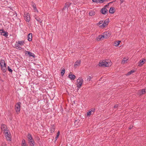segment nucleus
<instances>
[{
    "label": "nucleus",
    "mask_w": 146,
    "mask_h": 146,
    "mask_svg": "<svg viewBox=\"0 0 146 146\" xmlns=\"http://www.w3.org/2000/svg\"><path fill=\"white\" fill-rule=\"evenodd\" d=\"M91 79H92V78L91 77L89 76V77L87 79V80L90 81L91 80Z\"/></svg>",
    "instance_id": "obj_43"
},
{
    "label": "nucleus",
    "mask_w": 146,
    "mask_h": 146,
    "mask_svg": "<svg viewBox=\"0 0 146 146\" xmlns=\"http://www.w3.org/2000/svg\"><path fill=\"white\" fill-rule=\"evenodd\" d=\"M102 34L104 36V38L107 39L111 36V33L110 32L106 31L104 32Z\"/></svg>",
    "instance_id": "obj_4"
},
{
    "label": "nucleus",
    "mask_w": 146,
    "mask_h": 146,
    "mask_svg": "<svg viewBox=\"0 0 146 146\" xmlns=\"http://www.w3.org/2000/svg\"><path fill=\"white\" fill-rule=\"evenodd\" d=\"M99 3H103L104 1H106L104 0H99Z\"/></svg>",
    "instance_id": "obj_39"
},
{
    "label": "nucleus",
    "mask_w": 146,
    "mask_h": 146,
    "mask_svg": "<svg viewBox=\"0 0 146 146\" xmlns=\"http://www.w3.org/2000/svg\"><path fill=\"white\" fill-rule=\"evenodd\" d=\"M22 144H24V143H26L25 140L24 139H23L22 140Z\"/></svg>",
    "instance_id": "obj_40"
},
{
    "label": "nucleus",
    "mask_w": 146,
    "mask_h": 146,
    "mask_svg": "<svg viewBox=\"0 0 146 146\" xmlns=\"http://www.w3.org/2000/svg\"><path fill=\"white\" fill-rule=\"evenodd\" d=\"M51 133H53L55 131V127L54 125H52V127L50 128Z\"/></svg>",
    "instance_id": "obj_24"
},
{
    "label": "nucleus",
    "mask_w": 146,
    "mask_h": 146,
    "mask_svg": "<svg viewBox=\"0 0 146 146\" xmlns=\"http://www.w3.org/2000/svg\"><path fill=\"white\" fill-rule=\"evenodd\" d=\"M34 143H33V144H30V146H34Z\"/></svg>",
    "instance_id": "obj_48"
},
{
    "label": "nucleus",
    "mask_w": 146,
    "mask_h": 146,
    "mask_svg": "<svg viewBox=\"0 0 146 146\" xmlns=\"http://www.w3.org/2000/svg\"><path fill=\"white\" fill-rule=\"evenodd\" d=\"M22 146H27V145L26 144V143L24 144H22Z\"/></svg>",
    "instance_id": "obj_46"
},
{
    "label": "nucleus",
    "mask_w": 146,
    "mask_h": 146,
    "mask_svg": "<svg viewBox=\"0 0 146 146\" xmlns=\"http://www.w3.org/2000/svg\"><path fill=\"white\" fill-rule=\"evenodd\" d=\"M113 2H111L110 3H108V5H106L105 7H105V8H106V7H107L109 5V4H110V3H112Z\"/></svg>",
    "instance_id": "obj_45"
},
{
    "label": "nucleus",
    "mask_w": 146,
    "mask_h": 146,
    "mask_svg": "<svg viewBox=\"0 0 146 146\" xmlns=\"http://www.w3.org/2000/svg\"><path fill=\"white\" fill-rule=\"evenodd\" d=\"M21 103L20 102H18L15 106V110L17 112H19L20 110V105Z\"/></svg>",
    "instance_id": "obj_5"
},
{
    "label": "nucleus",
    "mask_w": 146,
    "mask_h": 146,
    "mask_svg": "<svg viewBox=\"0 0 146 146\" xmlns=\"http://www.w3.org/2000/svg\"><path fill=\"white\" fill-rule=\"evenodd\" d=\"M95 14V12L93 11H91L89 13L90 15L91 16L94 15Z\"/></svg>",
    "instance_id": "obj_30"
},
{
    "label": "nucleus",
    "mask_w": 146,
    "mask_h": 146,
    "mask_svg": "<svg viewBox=\"0 0 146 146\" xmlns=\"http://www.w3.org/2000/svg\"><path fill=\"white\" fill-rule=\"evenodd\" d=\"M118 104L115 105L114 106V108H117L118 107Z\"/></svg>",
    "instance_id": "obj_44"
},
{
    "label": "nucleus",
    "mask_w": 146,
    "mask_h": 146,
    "mask_svg": "<svg viewBox=\"0 0 146 146\" xmlns=\"http://www.w3.org/2000/svg\"><path fill=\"white\" fill-rule=\"evenodd\" d=\"M1 67V70H2L3 72H4L6 71L7 69V68L6 66V65H4V66H2V67Z\"/></svg>",
    "instance_id": "obj_20"
},
{
    "label": "nucleus",
    "mask_w": 146,
    "mask_h": 146,
    "mask_svg": "<svg viewBox=\"0 0 146 146\" xmlns=\"http://www.w3.org/2000/svg\"><path fill=\"white\" fill-rule=\"evenodd\" d=\"M0 64L1 67H2L4 65H6V64L5 63V60H0Z\"/></svg>",
    "instance_id": "obj_14"
},
{
    "label": "nucleus",
    "mask_w": 146,
    "mask_h": 146,
    "mask_svg": "<svg viewBox=\"0 0 146 146\" xmlns=\"http://www.w3.org/2000/svg\"><path fill=\"white\" fill-rule=\"evenodd\" d=\"M27 137L28 140L32 139L33 138L31 135L30 133H28L27 135Z\"/></svg>",
    "instance_id": "obj_29"
},
{
    "label": "nucleus",
    "mask_w": 146,
    "mask_h": 146,
    "mask_svg": "<svg viewBox=\"0 0 146 146\" xmlns=\"http://www.w3.org/2000/svg\"><path fill=\"white\" fill-rule=\"evenodd\" d=\"M104 36L103 34L102 35H99L98 37L96 38V39L97 41H99L102 40L103 38H104Z\"/></svg>",
    "instance_id": "obj_11"
},
{
    "label": "nucleus",
    "mask_w": 146,
    "mask_h": 146,
    "mask_svg": "<svg viewBox=\"0 0 146 146\" xmlns=\"http://www.w3.org/2000/svg\"><path fill=\"white\" fill-rule=\"evenodd\" d=\"M99 0H92L93 2H95L96 3H99Z\"/></svg>",
    "instance_id": "obj_37"
},
{
    "label": "nucleus",
    "mask_w": 146,
    "mask_h": 146,
    "mask_svg": "<svg viewBox=\"0 0 146 146\" xmlns=\"http://www.w3.org/2000/svg\"><path fill=\"white\" fill-rule=\"evenodd\" d=\"M106 25L104 24V23H103V24H102L100 26V27H105Z\"/></svg>",
    "instance_id": "obj_38"
},
{
    "label": "nucleus",
    "mask_w": 146,
    "mask_h": 146,
    "mask_svg": "<svg viewBox=\"0 0 146 146\" xmlns=\"http://www.w3.org/2000/svg\"><path fill=\"white\" fill-rule=\"evenodd\" d=\"M128 59H126V58H124L123 60L122 61L121 63L122 64H124L125 62H126V61Z\"/></svg>",
    "instance_id": "obj_31"
},
{
    "label": "nucleus",
    "mask_w": 146,
    "mask_h": 146,
    "mask_svg": "<svg viewBox=\"0 0 146 146\" xmlns=\"http://www.w3.org/2000/svg\"><path fill=\"white\" fill-rule=\"evenodd\" d=\"M71 80H74L76 78V76L75 75L72 74V72H70L68 76Z\"/></svg>",
    "instance_id": "obj_7"
},
{
    "label": "nucleus",
    "mask_w": 146,
    "mask_h": 146,
    "mask_svg": "<svg viewBox=\"0 0 146 146\" xmlns=\"http://www.w3.org/2000/svg\"><path fill=\"white\" fill-rule=\"evenodd\" d=\"M0 33L2 35L5 36L7 37L8 36V33L7 31H5L3 29L0 30Z\"/></svg>",
    "instance_id": "obj_8"
},
{
    "label": "nucleus",
    "mask_w": 146,
    "mask_h": 146,
    "mask_svg": "<svg viewBox=\"0 0 146 146\" xmlns=\"http://www.w3.org/2000/svg\"><path fill=\"white\" fill-rule=\"evenodd\" d=\"M28 40L30 41L32 40V33H29L27 36Z\"/></svg>",
    "instance_id": "obj_15"
},
{
    "label": "nucleus",
    "mask_w": 146,
    "mask_h": 146,
    "mask_svg": "<svg viewBox=\"0 0 146 146\" xmlns=\"http://www.w3.org/2000/svg\"><path fill=\"white\" fill-rule=\"evenodd\" d=\"M7 126L6 125L4 124H2L1 125V129L2 130H3L5 132V131H8L7 129Z\"/></svg>",
    "instance_id": "obj_12"
},
{
    "label": "nucleus",
    "mask_w": 146,
    "mask_h": 146,
    "mask_svg": "<svg viewBox=\"0 0 146 146\" xmlns=\"http://www.w3.org/2000/svg\"><path fill=\"white\" fill-rule=\"evenodd\" d=\"M83 80L82 77H79L77 80V86L78 89L80 88L83 83Z\"/></svg>",
    "instance_id": "obj_2"
},
{
    "label": "nucleus",
    "mask_w": 146,
    "mask_h": 146,
    "mask_svg": "<svg viewBox=\"0 0 146 146\" xmlns=\"http://www.w3.org/2000/svg\"><path fill=\"white\" fill-rule=\"evenodd\" d=\"M28 141H29V143L30 144H33V143H34V141L33 138L32 139H30L28 140Z\"/></svg>",
    "instance_id": "obj_27"
},
{
    "label": "nucleus",
    "mask_w": 146,
    "mask_h": 146,
    "mask_svg": "<svg viewBox=\"0 0 146 146\" xmlns=\"http://www.w3.org/2000/svg\"><path fill=\"white\" fill-rule=\"evenodd\" d=\"M7 69L10 72H12V70L9 67V66H8V67H7Z\"/></svg>",
    "instance_id": "obj_35"
},
{
    "label": "nucleus",
    "mask_w": 146,
    "mask_h": 146,
    "mask_svg": "<svg viewBox=\"0 0 146 146\" xmlns=\"http://www.w3.org/2000/svg\"><path fill=\"white\" fill-rule=\"evenodd\" d=\"M5 135V136L6 139L7 140H9L10 141H11V135L10 134V133L9 131H5L4 132Z\"/></svg>",
    "instance_id": "obj_3"
},
{
    "label": "nucleus",
    "mask_w": 146,
    "mask_h": 146,
    "mask_svg": "<svg viewBox=\"0 0 146 146\" xmlns=\"http://www.w3.org/2000/svg\"><path fill=\"white\" fill-rule=\"evenodd\" d=\"M146 61V60L144 59L140 60L139 62L138 66H141L145 63Z\"/></svg>",
    "instance_id": "obj_10"
},
{
    "label": "nucleus",
    "mask_w": 146,
    "mask_h": 146,
    "mask_svg": "<svg viewBox=\"0 0 146 146\" xmlns=\"http://www.w3.org/2000/svg\"><path fill=\"white\" fill-rule=\"evenodd\" d=\"M31 5L33 7V8H35V7H36V5L33 2V1L31 2Z\"/></svg>",
    "instance_id": "obj_34"
},
{
    "label": "nucleus",
    "mask_w": 146,
    "mask_h": 146,
    "mask_svg": "<svg viewBox=\"0 0 146 146\" xmlns=\"http://www.w3.org/2000/svg\"><path fill=\"white\" fill-rule=\"evenodd\" d=\"M35 19L37 21L39 22L40 23H42V20L40 18H39L38 17H36L35 18Z\"/></svg>",
    "instance_id": "obj_21"
},
{
    "label": "nucleus",
    "mask_w": 146,
    "mask_h": 146,
    "mask_svg": "<svg viewBox=\"0 0 146 146\" xmlns=\"http://www.w3.org/2000/svg\"><path fill=\"white\" fill-rule=\"evenodd\" d=\"M24 16L25 18V20L27 22H29L30 21V14L29 13H25Z\"/></svg>",
    "instance_id": "obj_6"
},
{
    "label": "nucleus",
    "mask_w": 146,
    "mask_h": 146,
    "mask_svg": "<svg viewBox=\"0 0 146 146\" xmlns=\"http://www.w3.org/2000/svg\"><path fill=\"white\" fill-rule=\"evenodd\" d=\"M124 0H120V1L121 2V3H122L123 2Z\"/></svg>",
    "instance_id": "obj_49"
},
{
    "label": "nucleus",
    "mask_w": 146,
    "mask_h": 146,
    "mask_svg": "<svg viewBox=\"0 0 146 146\" xmlns=\"http://www.w3.org/2000/svg\"><path fill=\"white\" fill-rule=\"evenodd\" d=\"M15 46L16 48L17 49L21 50L22 49V48L20 46V45L19 44H15Z\"/></svg>",
    "instance_id": "obj_25"
},
{
    "label": "nucleus",
    "mask_w": 146,
    "mask_h": 146,
    "mask_svg": "<svg viewBox=\"0 0 146 146\" xmlns=\"http://www.w3.org/2000/svg\"><path fill=\"white\" fill-rule=\"evenodd\" d=\"M133 127V126L132 125H131L129 126V129H132Z\"/></svg>",
    "instance_id": "obj_47"
},
{
    "label": "nucleus",
    "mask_w": 146,
    "mask_h": 146,
    "mask_svg": "<svg viewBox=\"0 0 146 146\" xmlns=\"http://www.w3.org/2000/svg\"><path fill=\"white\" fill-rule=\"evenodd\" d=\"M121 42V41H116L115 42L113 45L116 46H118L119 45V44Z\"/></svg>",
    "instance_id": "obj_22"
},
{
    "label": "nucleus",
    "mask_w": 146,
    "mask_h": 146,
    "mask_svg": "<svg viewBox=\"0 0 146 146\" xmlns=\"http://www.w3.org/2000/svg\"><path fill=\"white\" fill-rule=\"evenodd\" d=\"M135 72V70H132L130 71L129 72H128L127 74H126L127 75H129L132 74V73L134 72Z\"/></svg>",
    "instance_id": "obj_26"
},
{
    "label": "nucleus",
    "mask_w": 146,
    "mask_h": 146,
    "mask_svg": "<svg viewBox=\"0 0 146 146\" xmlns=\"http://www.w3.org/2000/svg\"><path fill=\"white\" fill-rule=\"evenodd\" d=\"M16 43L17 44H19V45H20L21 46L23 45L24 44V42L23 41H19L18 42H16Z\"/></svg>",
    "instance_id": "obj_23"
},
{
    "label": "nucleus",
    "mask_w": 146,
    "mask_h": 146,
    "mask_svg": "<svg viewBox=\"0 0 146 146\" xmlns=\"http://www.w3.org/2000/svg\"><path fill=\"white\" fill-rule=\"evenodd\" d=\"M112 64V62L110 60H103L100 61L99 65L100 66L104 67H109Z\"/></svg>",
    "instance_id": "obj_1"
},
{
    "label": "nucleus",
    "mask_w": 146,
    "mask_h": 146,
    "mask_svg": "<svg viewBox=\"0 0 146 146\" xmlns=\"http://www.w3.org/2000/svg\"><path fill=\"white\" fill-rule=\"evenodd\" d=\"M100 12L102 14L106 15L108 13L107 9L105 7H103L101 9Z\"/></svg>",
    "instance_id": "obj_9"
},
{
    "label": "nucleus",
    "mask_w": 146,
    "mask_h": 146,
    "mask_svg": "<svg viewBox=\"0 0 146 146\" xmlns=\"http://www.w3.org/2000/svg\"><path fill=\"white\" fill-rule=\"evenodd\" d=\"M28 54L30 57H33V58L35 57V56L34 54L31 52L28 51H26L25 54Z\"/></svg>",
    "instance_id": "obj_13"
},
{
    "label": "nucleus",
    "mask_w": 146,
    "mask_h": 146,
    "mask_svg": "<svg viewBox=\"0 0 146 146\" xmlns=\"http://www.w3.org/2000/svg\"><path fill=\"white\" fill-rule=\"evenodd\" d=\"M1 77H0V80H1Z\"/></svg>",
    "instance_id": "obj_50"
},
{
    "label": "nucleus",
    "mask_w": 146,
    "mask_h": 146,
    "mask_svg": "<svg viewBox=\"0 0 146 146\" xmlns=\"http://www.w3.org/2000/svg\"><path fill=\"white\" fill-rule=\"evenodd\" d=\"M91 110L87 112V115H91L92 112H94L95 110V109L94 108H92L91 109Z\"/></svg>",
    "instance_id": "obj_19"
},
{
    "label": "nucleus",
    "mask_w": 146,
    "mask_h": 146,
    "mask_svg": "<svg viewBox=\"0 0 146 146\" xmlns=\"http://www.w3.org/2000/svg\"><path fill=\"white\" fill-rule=\"evenodd\" d=\"M71 4L72 3H66L65 4L64 7L63 8V9L64 10L66 8H67L68 9V8L70 7V6Z\"/></svg>",
    "instance_id": "obj_17"
},
{
    "label": "nucleus",
    "mask_w": 146,
    "mask_h": 146,
    "mask_svg": "<svg viewBox=\"0 0 146 146\" xmlns=\"http://www.w3.org/2000/svg\"><path fill=\"white\" fill-rule=\"evenodd\" d=\"M81 63L80 60H77L75 63L74 66L75 68H77V66H79L80 65Z\"/></svg>",
    "instance_id": "obj_16"
},
{
    "label": "nucleus",
    "mask_w": 146,
    "mask_h": 146,
    "mask_svg": "<svg viewBox=\"0 0 146 146\" xmlns=\"http://www.w3.org/2000/svg\"><path fill=\"white\" fill-rule=\"evenodd\" d=\"M65 70L64 69L62 70H61V76H63L64 75L65 73Z\"/></svg>",
    "instance_id": "obj_32"
},
{
    "label": "nucleus",
    "mask_w": 146,
    "mask_h": 146,
    "mask_svg": "<svg viewBox=\"0 0 146 146\" xmlns=\"http://www.w3.org/2000/svg\"><path fill=\"white\" fill-rule=\"evenodd\" d=\"M33 9H34L35 12H36V11L37 12H38V10L37 9L36 7H35V8H34Z\"/></svg>",
    "instance_id": "obj_41"
},
{
    "label": "nucleus",
    "mask_w": 146,
    "mask_h": 146,
    "mask_svg": "<svg viewBox=\"0 0 146 146\" xmlns=\"http://www.w3.org/2000/svg\"><path fill=\"white\" fill-rule=\"evenodd\" d=\"M115 12V8L114 7H111L109 10V12L111 14L114 13Z\"/></svg>",
    "instance_id": "obj_18"
},
{
    "label": "nucleus",
    "mask_w": 146,
    "mask_h": 146,
    "mask_svg": "<svg viewBox=\"0 0 146 146\" xmlns=\"http://www.w3.org/2000/svg\"><path fill=\"white\" fill-rule=\"evenodd\" d=\"M59 134H60V132H59V131H58L57 133L56 137H55V139H57V138L58 137H59Z\"/></svg>",
    "instance_id": "obj_36"
},
{
    "label": "nucleus",
    "mask_w": 146,
    "mask_h": 146,
    "mask_svg": "<svg viewBox=\"0 0 146 146\" xmlns=\"http://www.w3.org/2000/svg\"><path fill=\"white\" fill-rule=\"evenodd\" d=\"M109 22V19H108L106 20L105 21H104V24H105L106 25H107Z\"/></svg>",
    "instance_id": "obj_28"
},
{
    "label": "nucleus",
    "mask_w": 146,
    "mask_h": 146,
    "mask_svg": "<svg viewBox=\"0 0 146 146\" xmlns=\"http://www.w3.org/2000/svg\"><path fill=\"white\" fill-rule=\"evenodd\" d=\"M103 21H100L98 24V25H99L100 24H102L103 23Z\"/></svg>",
    "instance_id": "obj_42"
},
{
    "label": "nucleus",
    "mask_w": 146,
    "mask_h": 146,
    "mask_svg": "<svg viewBox=\"0 0 146 146\" xmlns=\"http://www.w3.org/2000/svg\"><path fill=\"white\" fill-rule=\"evenodd\" d=\"M145 89H142L141 92L140 93V94L141 95L145 93Z\"/></svg>",
    "instance_id": "obj_33"
}]
</instances>
